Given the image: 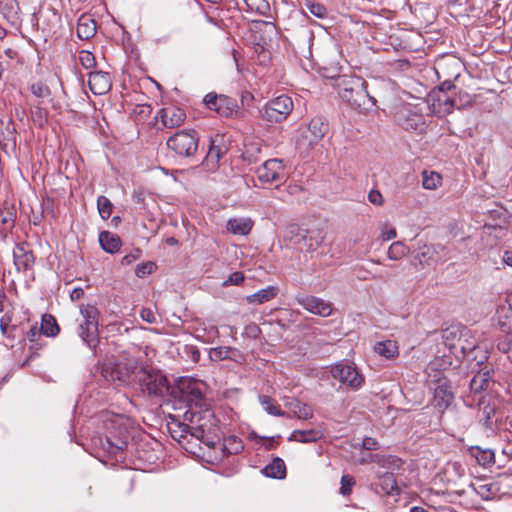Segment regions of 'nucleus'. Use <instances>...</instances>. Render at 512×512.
I'll return each mask as SVG.
<instances>
[{"instance_id":"nucleus-29","label":"nucleus","mask_w":512,"mask_h":512,"mask_svg":"<svg viewBox=\"0 0 512 512\" xmlns=\"http://www.w3.org/2000/svg\"><path fill=\"white\" fill-rule=\"evenodd\" d=\"M374 351L386 359H393L398 356V345L393 340H385L381 342H377L374 345Z\"/></svg>"},{"instance_id":"nucleus-41","label":"nucleus","mask_w":512,"mask_h":512,"mask_svg":"<svg viewBox=\"0 0 512 512\" xmlns=\"http://www.w3.org/2000/svg\"><path fill=\"white\" fill-rule=\"evenodd\" d=\"M409 252V248L402 242H394L388 249V258L391 260H400Z\"/></svg>"},{"instance_id":"nucleus-51","label":"nucleus","mask_w":512,"mask_h":512,"mask_svg":"<svg viewBox=\"0 0 512 512\" xmlns=\"http://www.w3.org/2000/svg\"><path fill=\"white\" fill-rule=\"evenodd\" d=\"M355 479L353 476L349 474H345L341 478V487H340V494L343 496H348L352 492V488L355 485Z\"/></svg>"},{"instance_id":"nucleus-60","label":"nucleus","mask_w":512,"mask_h":512,"mask_svg":"<svg viewBox=\"0 0 512 512\" xmlns=\"http://www.w3.org/2000/svg\"><path fill=\"white\" fill-rule=\"evenodd\" d=\"M362 446L366 450H377L379 448L378 442L372 437H366L363 440Z\"/></svg>"},{"instance_id":"nucleus-3","label":"nucleus","mask_w":512,"mask_h":512,"mask_svg":"<svg viewBox=\"0 0 512 512\" xmlns=\"http://www.w3.org/2000/svg\"><path fill=\"white\" fill-rule=\"evenodd\" d=\"M366 87L367 83L362 78H352L345 83L340 96L354 109L360 112L368 111L375 100L368 94Z\"/></svg>"},{"instance_id":"nucleus-24","label":"nucleus","mask_w":512,"mask_h":512,"mask_svg":"<svg viewBox=\"0 0 512 512\" xmlns=\"http://www.w3.org/2000/svg\"><path fill=\"white\" fill-rule=\"evenodd\" d=\"M323 436L322 432L317 429L309 430H294L288 437V441L300 442V443H312L321 439Z\"/></svg>"},{"instance_id":"nucleus-14","label":"nucleus","mask_w":512,"mask_h":512,"mask_svg":"<svg viewBox=\"0 0 512 512\" xmlns=\"http://www.w3.org/2000/svg\"><path fill=\"white\" fill-rule=\"evenodd\" d=\"M13 259L18 271H27L35 262L33 251L27 242L17 243L13 249Z\"/></svg>"},{"instance_id":"nucleus-25","label":"nucleus","mask_w":512,"mask_h":512,"mask_svg":"<svg viewBox=\"0 0 512 512\" xmlns=\"http://www.w3.org/2000/svg\"><path fill=\"white\" fill-rule=\"evenodd\" d=\"M99 243L102 249L108 253H115L121 246V240L109 231H103L99 234Z\"/></svg>"},{"instance_id":"nucleus-34","label":"nucleus","mask_w":512,"mask_h":512,"mask_svg":"<svg viewBox=\"0 0 512 512\" xmlns=\"http://www.w3.org/2000/svg\"><path fill=\"white\" fill-rule=\"evenodd\" d=\"M480 421L485 428L493 429L498 421L496 407L491 404L485 405L481 410Z\"/></svg>"},{"instance_id":"nucleus-6","label":"nucleus","mask_w":512,"mask_h":512,"mask_svg":"<svg viewBox=\"0 0 512 512\" xmlns=\"http://www.w3.org/2000/svg\"><path fill=\"white\" fill-rule=\"evenodd\" d=\"M80 312L84 321L79 326V335L90 348H95L99 343V310L87 304L81 306Z\"/></svg>"},{"instance_id":"nucleus-56","label":"nucleus","mask_w":512,"mask_h":512,"mask_svg":"<svg viewBox=\"0 0 512 512\" xmlns=\"http://www.w3.org/2000/svg\"><path fill=\"white\" fill-rule=\"evenodd\" d=\"M244 281V275L242 272H234L232 273L226 281H224V285H239Z\"/></svg>"},{"instance_id":"nucleus-48","label":"nucleus","mask_w":512,"mask_h":512,"mask_svg":"<svg viewBox=\"0 0 512 512\" xmlns=\"http://www.w3.org/2000/svg\"><path fill=\"white\" fill-rule=\"evenodd\" d=\"M260 151L261 148L258 143H251L250 145L246 146V149L243 152L242 157L245 161H248L249 163H256L260 160L258 157Z\"/></svg>"},{"instance_id":"nucleus-4","label":"nucleus","mask_w":512,"mask_h":512,"mask_svg":"<svg viewBox=\"0 0 512 512\" xmlns=\"http://www.w3.org/2000/svg\"><path fill=\"white\" fill-rule=\"evenodd\" d=\"M138 361L125 358L117 363H104L100 367L101 376L108 382L118 381L121 384L136 383V374L140 368Z\"/></svg>"},{"instance_id":"nucleus-8","label":"nucleus","mask_w":512,"mask_h":512,"mask_svg":"<svg viewBox=\"0 0 512 512\" xmlns=\"http://www.w3.org/2000/svg\"><path fill=\"white\" fill-rule=\"evenodd\" d=\"M293 108L291 97L281 95L267 102L260 111V115L263 120L269 123H281L287 119Z\"/></svg>"},{"instance_id":"nucleus-45","label":"nucleus","mask_w":512,"mask_h":512,"mask_svg":"<svg viewBox=\"0 0 512 512\" xmlns=\"http://www.w3.org/2000/svg\"><path fill=\"white\" fill-rule=\"evenodd\" d=\"M97 207L99 214L103 219L106 220L111 216L113 204L107 197L99 196L97 199Z\"/></svg>"},{"instance_id":"nucleus-27","label":"nucleus","mask_w":512,"mask_h":512,"mask_svg":"<svg viewBox=\"0 0 512 512\" xmlns=\"http://www.w3.org/2000/svg\"><path fill=\"white\" fill-rule=\"evenodd\" d=\"M0 13L14 23L19 19L20 6L17 0H0Z\"/></svg>"},{"instance_id":"nucleus-47","label":"nucleus","mask_w":512,"mask_h":512,"mask_svg":"<svg viewBox=\"0 0 512 512\" xmlns=\"http://www.w3.org/2000/svg\"><path fill=\"white\" fill-rule=\"evenodd\" d=\"M30 110L34 123L43 126L47 121V110L41 107L39 103L31 106Z\"/></svg>"},{"instance_id":"nucleus-5","label":"nucleus","mask_w":512,"mask_h":512,"mask_svg":"<svg viewBox=\"0 0 512 512\" xmlns=\"http://www.w3.org/2000/svg\"><path fill=\"white\" fill-rule=\"evenodd\" d=\"M170 397L185 403L192 408L202 407L204 401L203 383L191 378L181 379L177 385H172Z\"/></svg>"},{"instance_id":"nucleus-35","label":"nucleus","mask_w":512,"mask_h":512,"mask_svg":"<svg viewBox=\"0 0 512 512\" xmlns=\"http://www.w3.org/2000/svg\"><path fill=\"white\" fill-rule=\"evenodd\" d=\"M379 485L382 491L387 495L397 494L399 492L396 478L392 472H385L379 475Z\"/></svg>"},{"instance_id":"nucleus-2","label":"nucleus","mask_w":512,"mask_h":512,"mask_svg":"<svg viewBox=\"0 0 512 512\" xmlns=\"http://www.w3.org/2000/svg\"><path fill=\"white\" fill-rule=\"evenodd\" d=\"M136 384L141 392L148 397L163 398L170 396L172 385H169L166 376L159 370L144 366L136 374Z\"/></svg>"},{"instance_id":"nucleus-15","label":"nucleus","mask_w":512,"mask_h":512,"mask_svg":"<svg viewBox=\"0 0 512 512\" xmlns=\"http://www.w3.org/2000/svg\"><path fill=\"white\" fill-rule=\"evenodd\" d=\"M159 114L162 124L170 129L179 127L186 119L185 111L175 106L162 108Z\"/></svg>"},{"instance_id":"nucleus-18","label":"nucleus","mask_w":512,"mask_h":512,"mask_svg":"<svg viewBox=\"0 0 512 512\" xmlns=\"http://www.w3.org/2000/svg\"><path fill=\"white\" fill-rule=\"evenodd\" d=\"M216 140L210 139L208 152L202 162L208 171H215L219 166L221 157L226 153V148L215 144Z\"/></svg>"},{"instance_id":"nucleus-44","label":"nucleus","mask_w":512,"mask_h":512,"mask_svg":"<svg viewBox=\"0 0 512 512\" xmlns=\"http://www.w3.org/2000/svg\"><path fill=\"white\" fill-rule=\"evenodd\" d=\"M250 11L256 12L260 15H266L270 9L267 0H244Z\"/></svg>"},{"instance_id":"nucleus-63","label":"nucleus","mask_w":512,"mask_h":512,"mask_svg":"<svg viewBox=\"0 0 512 512\" xmlns=\"http://www.w3.org/2000/svg\"><path fill=\"white\" fill-rule=\"evenodd\" d=\"M84 295V290L82 288H75L70 293V298L72 301H78Z\"/></svg>"},{"instance_id":"nucleus-28","label":"nucleus","mask_w":512,"mask_h":512,"mask_svg":"<svg viewBox=\"0 0 512 512\" xmlns=\"http://www.w3.org/2000/svg\"><path fill=\"white\" fill-rule=\"evenodd\" d=\"M398 122L403 129L407 131H413L420 128V126L423 124V119L420 114L409 111L406 114H400L398 117Z\"/></svg>"},{"instance_id":"nucleus-31","label":"nucleus","mask_w":512,"mask_h":512,"mask_svg":"<svg viewBox=\"0 0 512 512\" xmlns=\"http://www.w3.org/2000/svg\"><path fill=\"white\" fill-rule=\"evenodd\" d=\"M278 289L274 286H268L264 289L257 291L256 293L246 297L248 303L263 304L275 298Z\"/></svg>"},{"instance_id":"nucleus-40","label":"nucleus","mask_w":512,"mask_h":512,"mask_svg":"<svg viewBox=\"0 0 512 512\" xmlns=\"http://www.w3.org/2000/svg\"><path fill=\"white\" fill-rule=\"evenodd\" d=\"M40 328L44 335L50 337L56 336L60 331L56 319L50 314L43 315Z\"/></svg>"},{"instance_id":"nucleus-33","label":"nucleus","mask_w":512,"mask_h":512,"mask_svg":"<svg viewBox=\"0 0 512 512\" xmlns=\"http://www.w3.org/2000/svg\"><path fill=\"white\" fill-rule=\"evenodd\" d=\"M470 454L473 456L478 464L486 467L495 463L494 452L490 449H481L480 447H471Z\"/></svg>"},{"instance_id":"nucleus-64","label":"nucleus","mask_w":512,"mask_h":512,"mask_svg":"<svg viewBox=\"0 0 512 512\" xmlns=\"http://www.w3.org/2000/svg\"><path fill=\"white\" fill-rule=\"evenodd\" d=\"M254 100V96L252 93L245 91L241 95V103L242 105H249Z\"/></svg>"},{"instance_id":"nucleus-11","label":"nucleus","mask_w":512,"mask_h":512,"mask_svg":"<svg viewBox=\"0 0 512 512\" xmlns=\"http://www.w3.org/2000/svg\"><path fill=\"white\" fill-rule=\"evenodd\" d=\"M331 375L334 379L347 385L352 390H358L364 382V377L357 369L347 363H338L332 366Z\"/></svg>"},{"instance_id":"nucleus-7","label":"nucleus","mask_w":512,"mask_h":512,"mask_svg":"<svg viewBox=\"0 0 512 512\" xmlns=\"http://www.w3.org/2000/svg\"><path fill=\"white\" fill-rule=\"evenodd\" d=\"M328 130V122L323 117L312 118L307 128L297 138V148L302 152L310 151L326 135Z\"/></svg>"},{"instance_id":"nucleus-59","label":"nucleus","mask_w":512,"mask_h":512,"mask_svg":"<svg viewBox=\"0 0 512 512\" xmlns=\"http://www.w3.org/2000/svg\"><path fill=\"white\" fill-rule=\"evenodd\" d=\"M41 328H38L36 325H33L30 330L27 332V338L30 342H36L42 335Z\"/></svg>"},{"instance_id":"nucleus-37","label":"nucleus","mask_w":512,"mask_h":512,"mask_svg":"<svg viewBox=\"0 0 512 512\" xmlns=\"http://www.w3.org/2000/svg\"><path fill=\"white\" fill-rule=\"evenodd\" d=\"M15 221L16 210L13 205H11L10 207L5 206L2 209H0V225L2 226L1 229L11 230L15 225Z\"/></svg>"},{"instance_id":"nucleus-57","label":"nucleus","mask_w":512,"mask_h":512,"mask_svg":"<svg viewBox=\"0 0 512 512\" xmlns=\"http://www.w3.org/2000/svg\"><path fill=\"white\" fill-rule=\"evenodd\" d=\"M140 317L143 321L147 323H155L156 322V316L155 313L150 308H142L140 311Z\"/></svg>"},{"instance_id":"nucleus-10","label":"nucleus","mask_w":512,"mask_h":512,"mask_svg":"<svg viewBox=\"0 0 512 512\" xmlns=\"http://www.w3.org/2000/svg\"><path fill=\"white\" fill-rule=\"evenodd\" d=\"M204 103L208 109L215 111L222 117H243L237 101L232 97L209 93L204 97Z\"/></svg>"},{"instance_id":"nucleus-50","label":"nucleus","mask_w":512,"mask_h":512,"mask_svg":"<svg viewBox=\"0 0 512 512\" xmlns=\"http://www.w3.org/2000/svg\"><path fill=\"white\" fill-rule=\"evenodd\" d=\"M473 103V98L468 93L459 92V94L453 97L452 106H456L457 109L464 108L466 106H471Z\"/></svg>"},{"instance_id":"nucleus-19","label":"nucleus","mask_w":512,"mask_h":512,"mask_svg":"<svg viewBox=\"0 0 512 512\" xmlns=\"http://www.w3.org/2000/svg\"><path fill=\"white\" fill-rule=\"evenodd\" d=\"M169 431L171 437L180 444H182L183 441L187 438H190V440L199 439V434L203 433V431L198 429L192 432L189 425L180 422L171 423L169 426Z\"/></svg>"},{"instance_id":"nucleus-43","label":"nucleus","mask_w":512,"mask_h":512,"mask_svg":"<svg viewBox=\"0 0 512 512\" xmlns=\"http://www.w3.org/2000/svg\"><path fill=\"white\" fill-rule=\"evenodd\" d=\"M441 180H442V178H441L440 174H438L436 172H430V173H428L427 171L423 172L422 184H423V187L426 189H430V190L436 189L441 184Z\"/></svg>"},{"instance_id":"nucleus-39","label":"nucleus","mask_w":512,"mask_h":512,"mask_svg":"<svg viewBox=\"0 0 512 512\" xmlns=\"http://www.w3.org/2000/svg\"><path fill=\"white\" fill-rule=\"evenodd\" d=\"M323 241L324 236L320 231H309L305 237V246L308 247L307 249H301V252H314L320 247Z\"/></svg>"},{"instance_id":"nucleus-32","label":"nucleus","mask_w":512,"mask_h":512,"mask_svg":"<svg viewBox=\"0 0 512 512\" xmlns=\"http://www.w3.org/2000/svg\"><path fill=\"white\" fill-rule=\"evenodd\" d=\"M370 461L388 469H399L402 465L400 458L392 455L371 454Z\"/></svg>"},{"instance_id":"nucleus-1","label":"nucleus","mask_w":512,"mask_h":512,"mask_svg":"<svg viewBox=\"0 0 512 512\" xmlns=\"http://www.w3.org/2000/svg\"><path fill=\"white\" fill-rule=\"evenodd\" d=\"M133 427L127 418L115 416L107 423V434L101 439V446L108 454L119 460L133 439Z\"/></svg>"},{"instance_id":"nucleus-52","label":"nucleus","mask_w":512,"mask_h":512,"mask_svg":"<svg viewBox=\"0 0 512 512\" xmlns=\"http://www.w3.org/2000/svg\"><path fill=\"white\" fill-rule=\"evenodd\" d=\"M79 61L85 69L93 68L96 64L94 55L86 50L79 53Z\"/></svg>"},{"instance_id":"nucleus-54","label":"nucleus","mask_w":512,"mask_h":512,"mask_svg":"<svg viewBox=\"0 0 512 512\" xmlns=\"http://www.w3.org/2000/svg\"><path fill=\"white\" fill-rule=\"evenodd\" d=\"M155 269V264L153 262H147L144 264H138L135 269V273L138 277L143 278L146 275H149Z\"/></svg>"},{"instance_id":"nucleus-21","label":"nucleus","mask_w":512,"mask_h":512,"mask_svg":"<svg viewBox=\"0 0 512 512\" xmlns=\"http://www.w3.org/2000/svg\"><path fill=\"white\" fill-rule=\"evenodd\" d=\"M491 369L485 366L477 372L470 381V390L474 394H480L488 388L491 380Z\"/></svg>"},{"instance_id":"nucleus-16","label":"nucleus","mask_w":512,"mask_h":512,"mask_svg":"<svg viewBox=\"0 0 512 512\" xmlns=\"http://www.w3.org/2000/svg\"><path fill=\"white\" fill-rule=\"evenodd\" d=\"M454 399L450 386L446 382H440L434 389L433 405L440 412L450 406Z\"/></svg>"},{"instance_id":"nucleus-46","label":"nucleus","mask_w":512,"mask_h":512,"mask_svg":"<svg viewBox=\"0 0 512 512\" xmlns=\"http://www.w3.org/2000/svg\"><path fill=\"white\" fill-rule=\"evenodd\" d=\"M497 348L500 352L506 354L507 359L512 364V333L500 339L497 343Z\"/></svg>"},{"instance_id":"nucleus-22","label":"nucleus","mask_w":512,"mask_h":512,"mask_svg":"<svg viewBox=\"0 0 512 512\" xmlns=\"http://www.w3.org/2000/svg\"><path fill=\"white\" fill-rule=\"evenodd\" d=\"M96 33V22L89 15H82L77 24V35L80 39L88 40Z\"/></svg>"},{"instance_id":"nucleus-30","label":"nucleus","mask_w":512,"mask_h":512,"mask_svg":"<svg viewBox=\"0 0 512 512\" xmlns=\"http://www.w3.org/2000/svg\"><path fill=\"white\" fill-rule=\"evenodd\" d=\"M237 356H240L239 351L227 346L215 347L209 352V357L213 361H222L226 359L236 360Z\"/></svg>"},{"instance_id":"nucleus-58","label":"nucleus","mask_w":512,"mask_h":512,"mask_svg":"<svg viewBox=\"0 0 512 512\" xmlns=\"http://www.w3.org/2000/svg\"><path fill=\"white\" fill-rule=\"evenodd\" d=\"M453 97L444 95V97H438L439 105H444V112L451 113L456 106H452Z\"/></svg>"},{"instance_id":"nucleus-42","label":"nucleus","mask_w":512,"mask_h":512,"mask_svg":"<svg viewBox=\"0 0 512 512\" xmlns=\"http://www.w3.org/2000/svg\"><path fill=\"white\" fill-rule=\"evenodd\" d=\"M304 5L306 9L317 18L323 19L327 16V9L321 3L315 2L314 0H304Z\"/></svg>"},{"instance_id":"nucleus-55","label":"nucleus","mask_w":512,"mask_h":512,"mask_svg":"<svg viewBox=\"0 0 512 512\" xmlns=\"http://www.w3.org/2000/svg\"><path fill=\"white\" fill-rule=\"evenodd\" d=\"M368 200L370 203L376 206H382L384 203L383 196L378 190H371L368 193Z\"/></svg>"},{"instance_id":"nucleus-61","label":"nucleus","mask_w":512,"mask_h":512,"mask_svg":"<svg viewBox=\"0 0 512 512\" xmlns=\"http://www.w3.org/2000/svg\"><path fill=\"white\" fill-rule=\"evenodd\" d=\"M133 201L141 206H145V194L141 191H134L132 195Z\"/></svg>"},{"instance_id":"nucleus-26","label":"nucleus","mask_w":512,"mask_h":512,"mask_svg":"<svg viewBox=\"0 0 512 512\" xmlns=\"http://www.w3.org/2000/svg\"><path fill=\"white\" fill-rule=\"evenodd\" d=\"M262 473L270 478L283 479L286 476L285 463L281 458L276 457L262 469Z\"/></svg>"},{"instance_id":"nucleus-23","label":"nucleus","mask_w":512,"mask_h":512,"mask_svg":"<svg viewBox=\"0 0 512 512\" xmlns=\"http://www.w3.org/2000/svg\"><path fill=\"white\" fill-rule=\"evenodd\" d=\"M253 227V222L249 218H233L227 221L226 228L235 235H247Z\"/></svg>"},{"instance_id":"nucleus-36","label":"nucleus","mask_w":512,"mask_h":512,"mask_svg":"<svg viewBox=\"0 0 512 512\" xmlns=\"http://www.w3.org/2000/svg\"><path fill=\"white\" fill-rule=\"evenodd\" d=\"M259 401L268 414L273 416L289 417L286 412L281 410L280 406L273 398L267 395H261L259 396Z\"/></svg>"},{"instance_id":"nucleus-53","label":"nucleus","mask_w":512,"mask_h":512,"mask_svg":"<svg viewBox=\"0 0 512 512\" xmlns=\"http://www.w3.org/2000/svg\"><path fill=\"white\" fill-rule=\"evenodd\" d=\"M31 92L38 98H47L51 94L49 87L41 82L32 84Z\"/></svg>"},{"instance_id":"nucleus-20","label":"nucleus","mask_w":512,"mask_h":512,"mask_svg":"<svg viewBox=\"0 0 512 512\" xmlns=\"http://www.w3.org/2000/svg\"><path fill=\"white\" fill-rule=\"evenodd\" d=\"M309 231L301 229L298 225H290L285 234V240L288 244L295 249L301 251V249H307L305 246V237Z\"/></svg>"},{"instance_id":"nucleus-38","label":"nucleus","mask_w":512,"mask_h":512,"mask_svg":"<svg viewBox=\"0 0 512 512\" xmlns=\"http://www.w3.org/2000/svg\"><path fill=\"white\" fill-rule=\"evenodd\" d=\"M293 415L301 420H308L313 417V409L310 405L300 401H294L290 404Z\"/></svg>"},{"instance_id":"nucleus-62","label":"nucleus","mask_w":512,"mask_h":512,"mask_svg":"<svg viewBox=\"0 0 512 512\" xmlns=\"http://www.w3.org/2000/svg\"><path fill=\"white\" fill-rule=\"evenodd\" d=\"M11 322V317L8 315H4L0 320V329L3 335L7 334L8 326Z\"/></svg>"},{"instance_id":"nucleus-12","label":"nucleus","mask_w":512,"mask_h":512,"mask_svg":"<svg viewBox=\"0 0 512 512\" xmlns=\"http://www.w3.org/2000/svg\"><path fill=\"white\" fill-rule=\"evenodd\" d=\"M256 174L261 183L282 182L286 179L285 167L280 159L266 160L256 169Z\"/></svg>"},{"instance_id":"nucleus-13","label":"nucleus","mask_w":512,"mask_h":512,"mask_svg":"<svg viewBox=\"0 0 512 512\" xmlns=\"http://www.w3.org/2000/svg\"><path fill=\"white\" fill-rule=\"evenodd\" d=\"M296 300L305 310L322 316L328 317L332 313V305L321 298L315 296H297Z\"/></svg>"},{"instance_id":"nucleus-9","label":"nucleus","mask_w":512,"mask_h":512,"mask_svg":"<svg viewBox=\"0 0 512 512\" xmlns=\"http://www.w3.org/2000/svg\"><path fill=\"white\" fill-rule=\"evenodd\" d=\"M167 147L181 157H191L198 149L196 131H179L168 138Z\"/></svg>"},{"instance_id":"nucleus-17","label":"nucleus","mask_w":512,"mask_h":512,"mask_svg":"<svg viewBox=\"0 0 512 512\" xmlns=\"http://www.w3.org/2000/svg\"><path fill=\"white\" fill-rule=\"evenodd\" d=\"M88 84L95 95H103L111 88L110 76L106 72L95 71L89 73Z\"/></svg>"},{"instance_id":"nucleus-49","label":"nucleus","mask_w":512,"mask_h":512,"mask_svg":"<svg viewBox=\"0 0 512 512\" xmlns=\"http://www.w3.org/2000/svg\"><path fill=\"white\" fill-rule=\"evenodd\" d=\"M243 449L242 441L236 437H230L225 440L223 450L227 454H238Z\"/></svg>"}]
</instances>
